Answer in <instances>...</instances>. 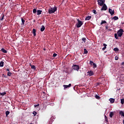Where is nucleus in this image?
Returning a JSON list of instances; mask_svg holds the SVG:
<instances>
[{"instance_id":"obj_1","label":"nucleus","mask_w":124,"mask_h":124,"mask_svg":"<svg viewBox=\"0 0 124 124\" xmlns=\"http://www.w3.org/2000/svg\"><path fill=\"white\" fill-rule=\"evenodd\" d=\"M57 10H58V8H57L56 6H54L53 8L51 7L50 9H49L48 12L49 14H53V13H55Z\"/></svg>"},{"instance_id":"obj_2","label":"nucleus","mask_w":124,"mask_h":124,"mask_svg":"<svg viewBox=\"0 0 124 124\" xmlns=\"http://www.w3.org/2000/svg\"><path fill=\"white\" fill-rule=\"evenodd\" d=\"M77 21L78 23H77L76 24L77 28H81V27L83 25V22L81 21V20H79V19H78Z\"/></svg>"},{"instance_id":"obj_3","label":"nucleus","mask_w":124,"mask_h":124,"mask_svg":"<svg viewBox=\"0 0 124 124\" xmlns=\"http://www.w3.org/2000/svg\"><path fill=\"white\" fill-rule=\"evenodd\" d=\"M123 32H124V30L120 29L117 32L118 36L119 37H122Z\"/></svg>"},{"instance_id":"obj_4","label":"nucleus","mask_w":124,"mask_h":124,"mask_svg":"<svg viewBox=\"0 0 124 124\" xmlns=\"http://www.w3.org/2000/svg\"><path fill=\"white\" fill-rule=\"evenodd\" d=\"M72 68L74 70H76L77 71H79V69H80V66L76 64H73Z\"/></svg>"},{"instance_id":"obj_5","label":"nucleus","mask_w":124,"mask_h":124,"mask_svg":"<svg viewBox=\"0 0 124 124\" xmlns=\"http://www.w3.org/2000/svg\"><path fill=\"white\" fill-rule=\"evenodd\" d=\"M97 2H98V5H100V6H102L104 4L105 2V0H97Z\"/></svg>"},{"instance_id":"obj_6","label":"nucleus","mask_w":124,"mask_h":124,"mask_svg":"<svg viewBox=\"0 0 124 124\" xmlns=\"http://www.w3.org/2000/svg\"><path fill=\"white\" fill-rule=\"evenodd\" d=\"M107 6L106 5V4H104V5H103V6L102 7V8L101 9V11H106L107 10Z\"/></svg>"},{"instance_id":"obj_7","label":"nucleus","mask_w":124,"mask_h":124,"mask_svg":"<svg viewBox=\"0 0 124 124\" xmlns=\"http://www.w3.org/2000/svg\"><path fill=\"white\" fill-rule=\"evenodd\" d=\"M87 74L89 76H93V74H94V73H93V71H89L88 72H87Z\"/></svg>"},{"instance_id":"obj_8","label":"nucleus","mask_w":124,"mask_h":124,"mask_svg":"<svg viewBox=\"0 0 124 124\" xmlns=\"http://www.w3.org/2000/svg\"><path fill=\"white\" fill-rule=\"evenodd\" d=\"M90 64L91 65H93V68H96V64H95L93 62L90 61Z\"/></svg>"},{"instance_id":"obj_9","label":"nucleus","mask_w":124,"mask_h":124,"mask_svg":"<svg viewBox=\"0 0 124 124\" xmlns=\"http://www.w3.org/2000/svg\"><path fill=\"white\" fill-rule=\"evenodd\" d=\"M108 12L110 13V14L112 15H114L115 13V11L114 10L112 11V9H108Z\"/></svg>"},{"instance_id":"obj_10","label":"nucleus","mask_w":124,"mask_h":124,"mask_svg":"<svg viewBox=\"0 0 124 124\" xmlns=\"http://www.w3.org/2000/svg\"><path fill=\"white\" fill-rule=\"evenodd\" d=\"M71 86V84H69L68 85H63V87H64V89H67V88H70Z\"/></svg>"},{"instance_id":"obj_11","label":"nucleus","mask_w":124,"mask_h":124,"mask_svg":"<svg viewBox=\"0 0 124 124\" xmlns=\"http://www.w3.org/2000/svg\"><path fill=\"white\" fill-rule=\"evenodd\" d=\"M91 19H92V16H88L85 18V21H89Z\"/></svg>"},{"instance_id":"obj_12","label":"nucleus","mask_w":124,"mask_h":124,"mask_svg":"<svg viewBox=\"0 0 124 124\" xmlns=\"http://www.w3.org/2000/svg\"><path fill=\"white\" fill-rule=\"evenodd\" d=\"M36 30L34 29H33L32 30V33L34 35V36H36Z\"/></svg>"},{"instance_id":"obj_13","label":"nucleus","mask_w":124,"mask_h":124,"mask_svg":"<svg viewBox=\"0 0 124 124\" xmlns=\"http://www.w3.org/2000/svg\"><path fill=\"white\" fill-rule=\"evenodd\" d=\"M42 13V11L38 10L37 11V15H40Z\"/></svg>"},{"instance_id":"obj_14","label":"nucleus","mask_w":124,"mask_h":124,"mask_svg":"<svg viewBox=\"0 0 124 124\" xmlns=\"http://www.w3.org/2000/svg\"><path fill=\"white\" fill-rule=\"evenodd\" d=\"M109 100L110 103H114V102H115V99L114 98H110Z\"/></svg>"},{"instance_id":"obj_15","label":"nucleus","mask_w":124,"mask_h":124,"mask_svg":"<svg viewBox=\"0 0 124 124\" xmlns=\"http://www.w3.org/2000/svg\"><path fill=\"white\" fill-rule=\"evenodd\" d=\"M45 31V27L44 25H42L41 28V31Z\"/></svg>"},{"instance_id":"obj_16","label":"nucleus","mask_w":124,"mask_h":124,"mask_svg":"<svg viewBox=\"0 0 124 124\" xmlns=\"http://www.w3.org/2000/svg\"><path fill=\"white\" fill-rule=\"evenodd\" d=\"M4 63V62H3V61H1L0 62V67H3Z\"/></svg>"},{"instance_id":"obj_17","label":"nucleus","mask_w":124,"mask_h":124,"mask_svg":"<svg viewBox=\"0 0 124 124\" xmlns=\"http://www.w3.org/2000/svg\"><path fill=\"white\" fill-rule=\"evenodd\" d=\"M1 51H2V52H3V53H7V50H5L4 48H2L1 49Z\"/></svg>"},{"instance_id":"obj_18","label":"nucleus","mask_w":124,"mask_h":124,"mask_svg":"<svg viewBox=\"0 0 124 124\" xmlns=\"http://www.w3.org/2000/svg\"><path fill=\"white\" fill-rule=\"evenodd\" d=\"M113 116H114V112H111L109 114V117L110 118H112Z\"/></svg>"},{"instance_id":"obj_19","label":"nucleus","mask_w":124,"mask_h":124,"mask_svg":"<svg viewBox=\"0 0 124 124\" xmlns=\"http://www.w3.org/2000/svg\"><path fill=\"white\" fill-rule=\"evenodd\" d=\"M21 21H22L21 25H25V21L24 20V19H23V18H21Z\"/></svg>"},{"instance_id":"obj_20","label":"nucleus","mask_w":124,"mask_h":124,"mask_svg":"<svg viewBox=\"0 0 124 124\" xmlns=\"http://www.w3.org/2000/svg\"><path fill=\"white\" fill-rule=\"evenodd\" d=\"M119 114L120 115H122L123 117H124V112L121 110L120 112H119Z\"/></svg>"},{"instance_id":"obj_21","label":"nucleus","mask_w":124,"mask_h":124,"mask_svg":"<svg viewBox=\"0 0 124 124\" xmlns=\"http://www.w3.org/2000/svg\"><path fill=\"white\" fill-rule=\"evenodd\" d=\"M113 19L116 21V20H119V17L117 16H115L113 17Z\"/></svg>"},{"instance_id":"obj_22","label":"nucleus","mask_w":124,"mask_h":124,"mask_svg":"<svg viewBox=\"0 0 124 124\" xmlns=\"http://www.w3.org/2000/svg\"><path fill=\"white\" fill-rule=\"evenodd\" d=\"M6 94V92H3L0 93V95H2V96H3V95H5Z\"/></svg>"},{"instance_id":"obj_23","label":"nucleus","mask_w":124,"mask_h":124,"mask_svg":"<svg viewBox=\"0 0 124 124\" xmlns=\"http://www.w3.org/2000/svg\"><path fill=\"white\" fill-rule=\"evenodd\" d=\"M107 22L105 20H102L101 22V25H103V24H106Z\"/></svg>"},{"instance_id":"obj_24","label":"nucleus","mask_w":124,"mask_h":124,"mask_svg":"<svg viewBox=\"0 0 124 124\" xmlns=\"http://www.w3.org/2000/svg\"><path fill=\"white\" fill-rule=\"evenodd\" d=\"M82 41H83L84 43H86V41L87 40V39L86 38L83 37L82 38Z\"/></svg>"},{"instance_id":"obj_25","label":"nucleus","mask_w":124,"mask_h":124,"mask_svg":"<svg viewBox=\"0 0 124 124\" xmlns=\"http://www.w3.org/2000/svg\"><path fill=\"white\" fill-rule=\"evenodd\" d=\"M5 114H6V117H7V116H8V115H9V114H10V112H9V111H6L5 112Z\"/></svg>"},{"instance_id":"obj_26","label":"nucleus","mask_w":124,"mask_h":124,"mask_svg":"<svg viewBox=\"0 0 124 124\" xmlns=\"http://www.w3.org/2000/svg\"><path fill=\"white\" fill-rule=\"evenodd\" d=\"M31 68H32V69H35L36 68L35 66H34L33 65H31Z\"/></svg>"},{"instance_id":"obj_27","label":"nucleus","mask_w":124,"mask_h":124,"mask_svg":"<svg viewBox=\"0 0 124 124\" xmlns=\"http://www.w3.org/2000/svg\"><path fill=\"white\" fill-rule=\"evenodd\" d=\"M114 37L116 39H119V37H118V34L117 33L114 34Z\"/></svg>"},{"instance_id":"obj_28","label":"nucleus","mask_w":124,"mask_h":124,"mask_svg":"<svg viewBox=\"0 0 124 124\" xmlns=\"http://www.w3.org/2000/svg\"><path fill=\"white\" fill-rule=\"evenodd\" d=\"M83 54H88V50H87V49H86V48L84 49Z\"/></svg>"},{"instance_id":"obj_29","label":"nucleus","mask_w":124,"mask_h":124,"mask_svg":"<svg viewBox=\"0 0 124 124\" xmlns=\"http://www.w3.org/2000/svg\"><path fill=\"white\" fill-rule=\"evenodd\" d=\"M12 75V73L8 72L7 73V76H11Z\"/></svg>"},{"instance_id":"obj_30","label":"nucleus","mask_w":124,"mask_h":124,"mask_svg":"<svg viewBox=\"0 0 124 124\" xmlns=\"http://www.w3.org/2000/svg\"><path fill=\"white\" fill-rule=\"evenodd\" d=\"M4 15H2V17H1V18H0V20L2 21V20H3V19H4Z\"/></svg>"},{"instance_id":"obj_31","label":"nucleus","mask_w":124,"mask_h":124,"mask_svg":"<svg viewBox=\"0 0 124 124\" xmlns=\"http://www.w3.org/2000/svg\"><path fill=\"white\" fill-rule=\"evenodd\" d=\"M114 51H115V52H118L119 51V48L115 47L114 48Z\"/></svg>"},{"instance_id":"obj_32","label":"nucleus","mask_w":124,"mask_h":124,"mask_svg":"<svg viewBox=\"0 0 124 124\" xmlns=\"http://www.w3.org/2000/svg\"><path fill=\"white\" fill-rule=\"evenodd\" d=\"M95 98H96V99H100V96H98L97 95H96L95 96Z\"/></svg>"},{"instance_id":"obj_33","label":"nucleus","mask_w":124,"mask_h":124,"mask_svg":"<svg viewBox=\"0 0 124 124\" xmlns=\"http://www.w3.org/2000/svg\"><path fill=\"white\" fill-rule=\"evenodd\" d=\"M92 12H93V13H94V14H97V13L96 12V10H93L92 11Z\"/></svg>"},{"instance_id":"obj_34","label":"nucleus","mask_w":124,"mask_h":124,"mask_svg":"<svg viewBox=\"0 0 124 124\" xmlns=\"http://www.w3.org/2000/svg\"><path fill=\"white\" fill-rule=\"evenodd\" d=\"M121 104H124V99H121Z\"/></svg>"},{"instance_id":"obj_35","label":"nucleus","mask_w":124,"mask_h":124,"mask_svg":"<svg viewBox=\"0 0 124 124\" xmlns=\"http://www.w3.org/2000/svg\"><path fill=\"white\" fill-rule=\"evenodd\" d=\"M115 61H118V60H119V57L116 56L115 57Z\"/></svg>"},{"instance_id":"obj_36","label":"nucleus","mask_w":124,"mask_h":124,"mask_svg":"<svg viewBox=\"0 0 124 124\" xmlns=\"http://www.w3.org/2000/svg\"><path fill=\"white\" fill-rule=\"evenodd\" d=\"M32 114L34 115V116H36V114H37V113L36 111H33Z\"/></svg>"},{"instance_id":"obj_37","label":"nucleus","mask_w":124,"mask_h":124,"mask_svg":"<svg viewBox=\"0 0 124 124\" xmlns=\"http://www.w3.org/2000/svg\"><path fill=\"white\" fill-rule=\"evenodd\" d=\"M105 121L106 122H107V123L108 122V118H107V116H105Z\"/></svg>"},{"instance_id":"obj_38","label":"nucleus","mask_w":124,"mask_h":124,"mask_svg":"<svg viewBox=\"0 0 124 124\" xmlns=\"http://www.w3.org/2000/svg\"><path fill=\"white\" fill-rule=\"evenodd\" d=\"M33 13H36V9H33Z\"/></svg>"},{"instance_id":"obj_39","label":"nucleus","mask_w":124,"mask_h":124,"mask_svg":"<svg viewBox=\"0 0 124 124\" xmlns=\"http://www.w3.org/2000/svg\"><path fill=\"white\" fill-rule=\"evenodd\" d=\"M57 56H58V54H57L56 53H54L53 55V57H57Z\"/></svg>"},{"instance_id":"obj_40","label":"nucleus","mask_w":124,"mask_h":124,"mask_svg":"<svg viewBox=\"0 0 124 124\" xmlns=\"http://www.w3.org/2000/svg\"><path fill=\"white\" fill-rule=\"evenodd\" d=\"M103 46H104L105 48H107V45H106V44H103Z\"/></svg>"},{"instance_id":"obj_41","label":"nucleus","mask_w":124,"mask_h":124,"mask_svg":"<svg viewBox=\"0 0 124 124\" xmlns=\"http://www.w3.org/2000/svg\"><path fill=\"white\" fill-rule=\"evenodd\" d=\"M34 107H38V106H39V104H37V105H34Z\"/></svg>"},{"instance_id":"obj_42","label":"nucleus","mask_w":124,"mask_h":124,"mask_svg":"<svg viewBox=\"0 0 124 124\" xmlns=\"http://www.w3.org/2000/svg\"><path fill=\"white\" fill-rule=\"evenodd\" d=\"M107 47H104L103 48H102V50L103 51H104L105 50V49H106Z\"/></svg>"},{"instance_id":"obj_43","label":"nucleus","mask_w":124,"mask_h":124,"mask_svg":"<svg viewBox=\"0 0 124 124\" xmlns=\"http://www.w3.org/2000/svg\"><path fill=\"white\" fill-rule=\"evenodd\" d=\"M106 30H108V26H106Z\"/></svg>"},{"instance_id":"obj_44","label":"nucleus","mask_w":124,"mask_h":124,"mask_svg":"<svg viewBox=\"0 0 124 124\" xmlns=\"http://www.w3.org/2000/svg\"><path fill=\"white\" fill-rule=\"evenodd\" d=\"M6 71H9V69H6Z\"/></svg>"},{"instance_id":"obj_45","label":"nucleus","mask_w":124,"mask_h":124,"mask_svg":"<svg viewBox=\"0 0 124 124\" xmlns=\"http://www.w3.org/2000/svg\"><path fill=\"white\" fill-rule=\"evenodd\" d=\"M124 62H123L122 63V65H124Z\"/></svg>"},{"instance_id":"obj_46","label":"nucleus","mask_w":124,"mask_h":124,"mask_svg":"<svg viewBox=\"0 0 124 124\" xmlns=\"http://www.w3.org/2000/svg\"><path fill=\"white\" fill-rule=\"evenodd\" d=\"M4 77H5V78H6V76H4Z\"/></svg>"},{"instance_id":"obj_47","label":"nucleus","mask_w":124,"mask_h":124,"mask_svg":"<svg viewBox=\"0 0 124 124\" xmlns=\"http://www.w3.org/2000/svg\"><path fill=\"white\" fill-rule=\"evenodd\" d=\"M123 124H124V120H123Z\"/></svg>"},{"instance_id":"obj_48","label":"nucleus","mask_w":124,"mask_h":124,"mask_svg":"<svg viewBox=\"0 0 124 124\" xmlns=\"http://www.w3.org/2000/svg\"><path fill=\"white\" fill-rule=\"evenodd\" d=\"M43 93H45V92H43Z\"/></svg>"}]
</instances>
